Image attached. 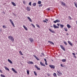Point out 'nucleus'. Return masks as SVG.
<instances>
[{
  "label": "nucleus",
  "mask_w": 77,
  "mask_h": 77,
  "mask_svg": "<svg viewBox=\"0 0 77 77\" xmlns=\"http://www.w3.org/2000/svg\"><path fill=\"white\" fill-rule=\"evenodd\" d=\"M23 26L24 29H25L26 30H27L28 29L27 28V27H26L25 26H24V25H23Z\"/></svg>",
  "instance_id": "f3484780"
},
{
  "label": "nucleus",
  "mask_w": 77,
  "mask_h": 77,
  "mask_svg": "<svg viewBox=\"0 0 77 77\" xmlns=\"http://www.w3.org/2000/svg\"><path fill=\"white\" fill-rule=\"evenodd\" d=\"M29 6H32V2H30L29 4Z\"/></svg>",
  "instance_id": "cd10ccee"
},
{
  "label": "nucleus",
  "mask_w": 77,
  "mask_h": 77,
  "mask_svg": "<svg viewBox=\"0 0 77 77\" xmlns=\"http://www.w3.org/2000/svg\"><path fill=\"white\" fill-rule=\"evenodd\" d=\"M62 62H66V60L65 59H63L62 60Z\"/></svg>",
  "instance_id": "a878e982"
},
{
  "label": "nucleus",
  "mask_w": 77,
  "mask_h": 77,
  "mask_svg": "<svg viewBox=\"0 0 77 77\" xmlns=\"http://www.w3.org/2000/svg\"><path fill=\"white\" fill-rule=\"evenodd\" d=\"M67 27L68 28H69H69H71V26H70V25H69V24H68L67 25Z\"/></svg>",
  "instance_id": "dca6fc26"
},
{
  "label": "nucleus",
  "mask_w": 77,
  "mask_h": 77,
  "mask_svg": "<svg viewBox=\"0 0 77 77\" xmlns=\"http://www.w3.org/2000/svg\"><path fill=\"white\" fill-rule=\"evenodd\" d=\"M76 54H77V53H76Z\"/></svg>",
  "instance_id": "774afa93"
},
{
  "label": "nucleus",
  "mask_w": 77,
  "mask_h": 77,
  "mask_svg": "<svg viewBox=\"0 0 77 77\" xmlns=\"http://www.w3.org/2000/svg\"><path fill=\"white\" fill-rule=\"evenodd\" d=\"M12 24V25L13 27H15V25H14V23H11Z\"/></svg>",
  "instance_id": "72a5a7b5"
},
{
  "label": "nucleus",
  "mask_w": 77,
  "mask_h": 77,
  "mask_svg": "<svg viewBox=\"0 0 77 77\" xmlns=\"http://www.w3.org/2000/svg\"><path fill=\"white\" fill-rule=\"evenodd\" d=\"M3 28H6V26H5L3 25Z\"/></svg>",
  "instance_id": "a18cd8bd"
},
{
  "label": "nucleus",
  "mask_w": 77,
  "mask_h": 77,
  "mask_svg": "<svg viewBox=\"0 0 77 77\" xmlns=\"http://www.w3.org/2000/svg\"><path fill=\"white\" fill-rule=\"evenodd\" d=\"M5 69L6 70H7L8 71H9V69L8 68V67H6V66H5Z\"/></svg>",
  "instance_id": "a211bd4d"
},
{
  "label": "nucleus",
  "mask_w": 77,
  "mask_h": 77,
  "mask_svg": "<svg viewBox=\"0 0 77 77\" xmlns=\"http://www.w3.org/2000/svg\"><path fill=\"white\" fill-rule=\"evenodd\" d=\"M60 47L63 50V51H65V48H63V45H60Z\"/></svg>",
  "instance_id": "39448f33"
},
{
  "label": "nucleus",
  "mask_w": 77,
  "mask_h": 77,
  "mask_svg": "<svg viewBox=\"0 0 77 77\" xmlns=\"http://www.w3.org/2000/svg\"><path fill=\"white\" fill-rule=\"evenodd\" d=\"M64 44L65 45H67V43L65 41L64 42Z\"/></svg>",
  "instance_id": "393cba45"
},
{
  "label": "nucleus",
  "mask_w": 77,
  "mask_h": 77,
  "mask_svg": "<svg viewBox=\"0 0 77 77\" xmlns=\"http://www.w3.org/2000/svg\"><path fill=\"white\" fill-rule=\"evenodd\" d=\"M45 64L46 65H48V64H47V61L45 62Z\"/></svg>",
  "instance_id": "3c124183"
},
{
  "label": "nucleus",
  "mask_w": 77,
  "mask_h": 77,
  "mask_svg": "<svg viewBox=\"0 0 77 77\" xmlns=\"http://www.w3.org/2000/svg\"><path fill=\"white\" fill-rule=\"evenodd\" d=\"M45 20H46V21H48V20L47 19H45Z\"/></svg>",
  "instance_id": "4d7b16f0"
},
{
  "label": "nucleus",
  "mask_w": 77,
  "mask_h": 77,
  "mask_svg": "<svg viewBox=\"0 0 77 77\" xmlns=\"http://www.w3.org/2000/svg\"><path fill=\"white\" fill-rule=\"evenodd\" d=\"M51 61H52V62H53V60H51Z\"/></svg>",
  "instance_id": "e2e57ef3"
},
{
  "label": "nucleus",
  "mask_w": 77,
  "mask_h": 77,
  "mask_svg": "<svg viewBox=\"0 0 77 77\" xmlns=\"http://www.w3.org/2000/svg\"><path fill=\"white\" fill-rule=\"evenodd\" d=\"M53 22L54 23H60V20L57 19L56 20L54 21Z\"/></svg>",
  "instance_id": "f03ea898"
},
{
  "label": "nucleus",
  "mask_w": 77,
  "mask_h": 77,
  "mask_svg": "<svg viewBox=\"0 0 77 77\" xmlns=\"http://www.w3.org/2000/svg\"><path fill=\"white\" fill-rule=\"evenodd\" d=\"M51 27H53V26H51Z\"/></svg>",
  "instance_id": "0e129e2a"
},
{
  "label": "nucleus",
  "mask_w": 77,
  "mask_h": 77,
  "mask_svg": "<svg viewBox=\"0 0 77 77\" xmlns=\"http://www.w3.org/2000/svg\"><path fill=\"white\" fill-rule=\"evenodd\" d=\"M27 73L28 74V75H29V70H27Z\"/></svg>",
  "instance_id": "5701e85b"
},
{
  "label": "nucleus",
  "mask_w": 77,
  "mask_h": 77,
  "mask_svg": "<svg viewBox=\"0 0 77 77\" xmlns=\"http://www.w3.org/2000/svg\"><path fill=\"white\" fill-rule=\"evenodd\" d=\"M38 4H39V5H40V4H41V1H38Z\"/></svg>",
  "instance_id": "bb28decb"
},
{
  "label": "nucleus",
  "mask_w": 77,
  "mask_h": 77,
  "mask_svg": "<svg viewBox=\"0 0 77 77\" xmlns=\"http://www.w3.org/2000/svg\"><path fill=\"white\" fill-rule=\"evenodd\" d=\"M29 39L30 40V42H33V38H29Z\"/></svg>",
  "instance_id": "423d86ee"
},
{
  "label": "nucleus",
  "mask_w": 77,
  "mask_h": 77,
  "mask_svg": "<svg viewBox=\"0 0 77 77\" xmlns=\"http://www.w3.org/2000/svg\"><path fill=\"white\" fill-rule=\"evenodd\" d=\"M45 61V62H47V60L45 58L44 59Z\"/></svg>",
  "instance_id": "c03bdc74"
},
{
  "label": "nucleus",
  "mask_w": 77,
  "mask_h": 77,
  "mask_svg": "<svg viewBox=\"0 0 77 77\" xmlns=\"http://www.w3.org/2000/svg\"><path fill=\"white\" fill-rule=\"evenodd\" d=\"M12 70L15 73H17V71H15V70L14 69V68H12Z\"/></svg>",
  "instance_id": "6e6552de"
},
{
  "label": "nucleus",
  "mask_w": 77,
  "mask_h": 77,
  "mask_svg": "<svg viewBox=\"0 0 77 77\" xmlns=\"http://www.w3.org/2000/svg\"><path fill=\"white\" fill-rule=\"evenodd\" d=\"M34 73L35 75H37V73H36V72H35V71H34Z\"/></svg>",
  "instance_id": "7c9ffc66"
},
{
  "label": "nucleus",
  "mask_w": 77,
  "mask_h": 77,
  "mask_svg": "<svg viewBox=\"0 0 77 77\" xmlns=\"http://www.w3.org/2000/svg\"><path fill=\"white\" fill-rule=\"evenodd\" d=\"M27 18L29 20V21H30V22H32V19H31V18H30V17H27Z\"/></svg>",
  "instance_id": "9b49d317"
},
{
  "label": "nucleus",
  "mask_w": 77,
  "mask_h": 77,
  "mask_svg": "<svg viewBox=\"0 0 77 77\" xmlns=\"http://www.w3.org/2000/svg\"><path fill=\"white\" fill-rule=\"evenodd\" d=\"M46 58H47V59H48V57H46Z\"/></svg>",
  "instance_id": "338daca9"
},
{
  "label": "nucleus",
  "mask_w": 77,
  "mask_h": 77,
  "mask_svg": "<svg viewBox=\"0 0 77 77\" xmlns=\"http://www.w3.org/2000/svg\"><path fill=\"white\" fill-rule=\"evenodd\" d=\"M31 24L32 26V27H34V28H35V25H33V23H31Z\"/></svg>",
  "instance_id": "2f4dec72"
},
{
  "label": "nucleus",
  "mask_w": 77,
  "mask_h": 77,
  "mask_svg": "<svg viewBox=\"0 0 77 77\" xmlns=\"http://www.w3.org/2000/svg\"><path fill=\"white\" fill-rule=\"evenodd\" d=\"M42 55L43 56H44V54L43 53H42Z\"/></svg>",
  "instance_id": "8fccbe9b"
},
{
  "label": "nucleus",
  "mask_w": 77,
  "mask_h": 77,
  "mask_svg": "<svg viewBox=\"0 0 77 77\" xmlns=\"http://www.w3.org/2000/svg\"><path fill=\"white\" fill-rule=\"evenodd\" d=\"M23 3L24 4H25L26 3V2H24V1H23Z\"/></svg>",
  "instance_id": "864d4df0"
},
{
  "label": "nucleus",
  "mask_w": 77,
  "mask_h": 77,
  "mask_svg": "<svg viewBox=\"0 0 77 77\" xmlns=\"http://www.w3.org/2000/svg\"><path fill=\"white\" fill-rule=\"evenodd\" d=\"M53 27L54 28H55V29H59V26H57L55 24L53 25Z\"/></svg>",
  "instance_id": "7ed1b4c3"
},
{
  "label": "nucleus",
  "mask_w": 77,
  "mask_h": 77,
  "mask_svg": "<svg viewBox=\"0 0 77 77\" xmlns=\"http://www.w3.org/2000/svg\"><path fill=\"white\" fill-rule=\"evenodd\" d=\"M68 43H69V44L70 45H71V46H72L73 45H72V44L71 43V42H70V41H68Z\"/></svg>",
  "instance_id": "9d476101"
},
{
  "label": "nucleus",
  "mask_w": 77,
  "mask_h": 77,
  "mask_svg": "<svg viewBox=\"0 0 77 77\" xmlns=\"http://www.w3.org/2000/svg\"><path fill=\"white\" fill-rule=\"evenodd\" d=\"M29 62H28V63H29V64H33V62L32 61L30 62V61H29Z\"/></svg>",
  "instance_id": "f8f14e48"
},
{
  "label": "nucleus",
  "mask_w": 77,
  "mask_h": 77,
  "mask_svg": "<svg viewBox=\"0 0 77 77\" xmlns=\"http://www.w3.org/2000/svg\"><path fill=\"white\" fill-rule=\"evenodd\" d=\"M48 76H50V74L49 73H47Z\"/></svg>",
  "instance_id": "603ef678"
},
{
  "label": "nucleus",
  "mask_w": 77,
  "mask_h": 77,
  "mask_svg": "<svg viewBox=\"0 0 77 77\" xmlns=\"http://www.w3.org/2000/svg\"><path fill=\"white\" fill-rule=\"evenodd\" d=\"M60 66L62 67H63V65H62V64H60Z\"/></svg>",
  "instance_id": "37998d69"
},
{
  "label": "nucleus",
  "mask_w": 77,
  "mask_h": 77,
  "mask_svg": "<svg viewBox=\"0 0 77 77\" xmlns=\"http://www.w3.org/2000/svg\"><path fill=\"white\" fill-rule=\"evenodd\" d=\"M40 64L41 65H42V66H45V65L44 64H43V63H42V62H40Z\"/></svg>",
  "instance_id": "4468645a"
},
{
  "label": "nucleus",
  "mask_w": 77,
  "mask_h": 77,
  "mask_svg": "<svg viewBox=\"0 0 77 77\" xmlns=\"http://www.w3.org/2000/svg\"><path fill=\"white\" fill-rule=\"evenodd\" d=\"M61 5H63V6H65L66 4H65V3L62 2H61Z\"/></svg>",
  "instance_id": "0eeeda50"
},
{
  "label": "nucleus",
  "mask_w": 77,
  "mask_h": 77,
  "mask_svg": "<svg viewBox=\"0 0 77 77\" xmlns=\"http://www.w3.org/2000/svg\"><path fill=\"white\" fill-rule=\"evenodd\" d=\"M36 26H37V27H38L39 28H40V27H39V25H38V24H36Z\"/></svg>",
  "instance_id": "e433bc0d"
},
{
  "label": "nucleus",
  "mask_w": 77,
  "mask_h": 77,
  "mask_svg": "<svg viewBox=\"0 0 77 77\" xmlns=\"http://www.w3.org/2000/svg\"><path fill=\"white\" fill-rule=\"evenodd\" d=\"M33 56L34 57H35V58H36L37 57H36V56L35 55H33Z\"/></svg>",
  "instance_id": "58836bf2"
},
{
  "label": "nucleus",
  "mask_w": 77,
  "mask_h": 77,
  "mask_svg": "<svg viewBox=\"0 0 77 77\" xmlns=\"http://www.w3.org/2000/svg\"><path fill=\"white\" fill-rule=\"evenodd\" d=\"M57 72L59 74L60 72V71H57Z\"/></svg>",
  "instance_id": "09e8293b"
},
{
  "label": "nucleus",
  "mask_w": 77,
  "mask_h": 77,
  "mask_svg": "<svg viewBox=\"0 0 77 77\" xmlns=\"http://www.w3.org/2000/svg\"><path fill=\"white\" fill-rule=\"evenodd\" d=\"M26 10L28 11H30V8L27 7L26 8Z\"/></svg>",
  "instance_id": "ddd939ff"
},
{
  "label": "nucleus",
  "mask_w": 77,
  "mask_h": 77,
  "mask_svg": "<svg viewBox=\"0 0 77 77\" xmlns=\"http://www.w3.org/2000/svg\"><path fill=\"white\" fill-rule=\"evenodd\" d=\"M57 26H60V24H59V23H57Z\"/></svg>",
  "instance_id": "6e6d98bb"
},
{
  "label": "nucleus",
  "mask_w": 77,
  "mask_h": 77,
  "mask_svg": "<svg viewBox=\"0 0 77 77\" xmlns=\"http://www.w3.org/2000/svg\"><path fill=\"white\" fill-rule=\"evenodd\" d=\"M53 75L54 77H57V75H56V73H54Z\"/></svg>",
  "instance_id": "b1692460"
},
{
  "label": "nucleus",
  "mask_w": 77,
  "mask_h": 77,
  "mask_svg": "<svg viewBox=\"0 0 77 77\" xmlns=\"http://www.w3.org/2000/svg\"><path fill=\"white\" fill-rule=\"evenodd\" d=\"M69 17L70 20H71L72 19V18L71 17L69 16Z\"/></svg>",
  "instance_id": "79ce46f5"
},
{
  "label": "nucleus",
  "mask_w": 77,
  "mask_h": 77,
  "mask_svg": "<svg viewBox=\"0 0 77 77\" xmlns=\"http://www.w3.org/2000/svg\"><path fill=\"white\" fill-rule=\"evenodd\" d=\"M8 38L9 39H10V40H11L13 42H14V37H13L11 36H9Z\"/></svg>",
  "instance_id": "f257e3e1"
},
{
  "label": "nucleus",
  "mask_w": 77,
  "mask_h": 77,
  "mask_svg": "<svg viewBox=\"0 0 77 77\" xmlns=\"http://www.w3.org/2000/svg\"><path fill=\"white\" fill-rule=\"evenodd\" d=\"M13 15H14V16H15V14L14 13H13Z\"/></svg>",
  "instance_id": "680f3d73"
},
{
  "label": "nucleus",
  "mask_w": 77,
  "mask_h": 77,
  "mask_svg": "<svg viewBox=\"0 0 77 77\" xmlns=\"http://www.w3.org/2000/svg\"><path fill=\"white\" fill-rule=\"evenodd\" d=\"M74 57L75 58V59H76V56H75L74 55Z\"/></svg>",
  "instance_id": "13d9d810"
},
{
  "label": "nucleus",
  "mask_w": 77,
  "mask_h": 77,
  "mask_svg": "<svg viewBox=\"0 0 77 77\" xmlns=\"http://www.w3.org/2000/svg\"><path fill=\"white\" fill-rule=\"evenodd\" d=\"M40 56H41V57H42V56L41 55Z\"/></svg>",
  "instance_id": "69168bd1"
},
{
  "label": "nucleus",
  "mask_w": 77,
  "mask_h": 77,
  "mask_svg": "<svg viewBox=\"0 0 77 77\" xmlns=\"http://www.w3.org/2000/svg\"><path fill=\"white\" fill-rule=\"evenodd\" d=\"M49 66L51 68H52V69H54V68H55V66L53 65H49Z\"/></svg>",
  "instance_id": "20e7f679"
},
{
  "label": "nucleus",
  "mask_w": 77,
  "mask_h": 77,
  "mask_svg": "<svg viewBox=\"0 0 77 77\" xmlns=\"http://www.w3.org/2000/svg\"><path fill=\"white\" fill-rule=\"evenodd\" d=\"M59 74H61V75H62V73H61V72H60L59 73Z\"/></svg>",
  "instance_id": "bf43d9fd"
},
{
  "label": "nucleus",
  "mask_w": 77,
  "mask_h": 77,
  "mask_svg": "<svg viewBox=\"0 0 77 77\" xmlns=\"http://www.w3.org/2000/svg\"><path fill=\"white\" fill-rule=\"evenodd\" d=\"M0 72H1V73H3V72H2V70H1L0 69Z\"/></svg>",
  "instance_id": "de8ad7c7"
},
{
  "label": "nucleus",
  "mask_w": 77,
  "mask_h": 77,
  "mask_svg": "<svg viewBox=\"0 0 77 77\" xmlns=\"http://www.w3.org/2000/svg\"><path fill=\"white\" fill-rule=\"evenodd\" d=\"M32 5L33 6H35L36 5V3H34Z\"/></svg>",
  "instance_id": "412c9836"
},
{
  "label": "nucleus",
  "mask_w": 77,
  "mask_h": 77,
  "mask_svg": "<svg viewBox=\"0 0 77 77\" xmlns=\"http://www.w3.org/2000/svg\"><path fill=\"white\" fill-rule=\"evenodd\" d=\"M64 30H65V31H66V32H67L68 31V30L67 29V28H64Z\"/></svg>",
  "instance_id": "c85d7f7f"
},
{
  "label": "nucleus",
  "mask_w": 77,
  "mask_h": 77,
  "mask_svg": "<svg viewBox=\"0 0 77 77\" xmlns=\"http://www.w3.org/2000/svg\"><path fill=\"white\" fill-rule=\"evenodd\" d=\"M11 23H13V21L11 20V19H9Z\"/></svg>",
  "instance_id": "473e14b6"
},
{
  "label": "nucleus",
  "mask_w": 77,
  "mask_h": 77,
  "mask_svg": "<svg viewBox=\"0 0 77 77\" xmlns=\"http://www.w3.org/2000/svg\"><path fill=\"white\" fill-rule=\"evenodd\" d=\"M12 4L14 5V6H16V4L14 2H11Z\"/></svg>",
  "instance_id": "aec40b11"
},
{
  "label": "nucleus",
  "mask_w": 77,
  "mask_h": 77,
  "mask_svg": "<svg viewBox=\"0 0 77 77\" xmlns=\"http://www.w3.org/2000/svg\"><path fill=\"white\" fill-rule=\"evenodd\" d=\"M48 11H50V8H48Z\"/></svg>",
  "instance_id": "5fc2aeb1"
},
{
  "label": "nucleus",
  "mask_w": 77,
  "mask_h": 77,
  "mask_svg": "<svg viewBox=\"0 0 77 77\" xmlns=\"http://www.w3.org/2000/svg\"><path fill=\"white\" fill-rule=\"evenodd\" d=\"M8 61L10 63L12 64V62L11 61V60L9 59H8Z\"/></svg>",
  "instance_id": "6ab92c4d"
},
{
  "label": "nucleus",
  "mask_w": 77,
  "mask_h": 77,
  "mask_svg": "<svg viewBox=\"0 0 77 77\" xmlns=\"http://www.w3.org/2000/svg\"><path fill=\"white\" fill-rule=\"evenodd\" d=\"M49 30L51 32V33H55V32L54 31H53L50 29H49Z\"/></svg>",
  "instance_id": "1a4fd4ad"
},
{
  "label": "nucleus",
  "mask_w": 77,
  "mask_h": 77,
  "mask_svg": "<svg viewBox=\"0 0 77 77\" xmlns=\"http://www.w3.org/2000/svg\"><path fill=\"white\" fill-rule=\"evenodd\" d=\"M64 26V25H63L60 24V27H61V28H63V26Z\"/></svg>",
  "instance_id": "4be33fe9"
},
{
  "label": "nucleus",
  "mask_w": 77,
  "mask_h": 77,
  "mask_svg": "<svg viewBox=\"0 0 77 77\" xmlns=\"http://www.w3.org/2000/svg\"><path fill=\"white\" fill-rule=\"evenodd\" d=\"M19 53L21 55H23V53H22V52L21 51H19Z\"/></svg>",
  "instance_id": "c756f323"
},
{
  "label": "nucleus",
  "mask_w": 77,
  "mask_h": 77,
  "mask_svg": "<svg viewBox=\"0 0 77 77\" xmlns=\"http://www.w3.org/2000/svg\"><path fill=\"white\" fill-rule=\"evenodd\" d=\"M48 42H49L50 44H53V45H54V43L53 42H51L50 41H48Z\"/></svg>",
  "instance_id": "2eb2a0df"
},
{
  "label": "nucleus",
  "mask_w": 77,
  "mask_h": 77,
  "mask_svg": "<svg viewBox=\"0 0 77 77\" xmlns=\"http://www.w3.org/2000/svg\"><path fill=\"white\" fill-rule=\"evenodd\" d=\"M38 6L39 7H42V5L41 4V5H39Z\"/></svg>",
  "instance_id": "c9c22d12"
},
{
  "label": "nucleus",
  "mask_w": 77,
  "mask_h": 77,
  "mask_svg": "<svg viewBox=\"0 0 77 77\" xmlns=\"http://www.w3.org/2000/svg\"><path fill=\"white\" fill-rule=\"evenodd\" d=\"M72 54H73V55H74V56H75V54L74 53H72Z\"/></svg>",
  "instance_id": "49530a36"
},
{
  "label": "nucleus",
  "mask_w": 77,
  "mask_h": 77,
  "mask_svg": "<svg viewBox=\"0 0 77 77\" xmlns=\"http://www.w3.org/2000/svg\"><path fill=\"white\" fill-rule=\"evenodd\" d=\"M66 35H69V34L67 33L66 34Z\"/></svg>",
  "instance_id": "052dcab7"
},
{
  "label": "nucleus",
  "mask_w": 77,
  "mask_h": 77,
  "mask_svg": "<svg viewBox=\"0 0 77 77\" xmlns=\"http://www.w3.org/2000/svg\"><path fill=\"white\" fill-rule=\"evenodd\" d=\"M37 69H38V70H41V69H40V68H39L38 67H37Z\"/></svg>",
  "instance_id": "f704fd0d"
},
{
  "label": "nucleus",
  "mask_w": 77,
  "mask_h": 77,
  "mask_svg": "<svg viewBox=\"0 0 77 77\" xmlns=\"http://www.w3.org/2000/svg\"><path fill=\"white\" fill-rule=\"evenodd\" d=\"M35 68H38V66H36V65H35Z\"/></svg>",
  "instance_id": "a19ab883"
},
{
  "label": "nucleus",
  "mask_w": 77,
  "mask_h": 77,
  "mask_svg": "<svg viewBox=\"0 0 77 77\" xmlns=\"http://www.w3.org/2000/svg\"><path fill=\"white\" fill-rule=\"evenodd\" d=\"M35 59H37V60H39V58H38V57H37L36 58H35Z\"/></svg>",
  "instance_id": "4c0bfd02"
},
{
  "label": "nucleus",
  "mask_w": 77,
  "mask_h": 77,
  "mask_svg": "<svg viewBox=\"0 0 77 77\" xmlns=\"http://www.w3.org/2000/svg\"><path fill=\"white\" fill-rule=\"evenodd\" d=\"M43 22H44V23H47V21H46V20H43Z\"/></svg>",
  "instance_id": "ea45409f"
}]
</instances>
